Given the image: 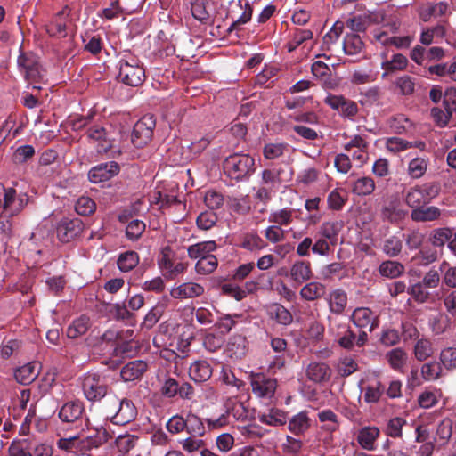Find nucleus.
Listing matches in <instances>:
<instances>
[{
    "mask_svg": "<svg viewBox=\"0 0 456 456\" xmlns=\"http://www.w3.org/2000/svg\"><path fill=\"white\" fill-rule=\"evenodd\" d=\"M324 102L333 110L341 111L343 114H356L358 112L357 104L342 95L330 94Z\"/></svg>",
    "mask_w": 456,
    "mask_h": 456,
    "instance_id": "17",
    "label": "nucleus"
},
{
    "mask_svg": "<svg viewBox=\"0 0 456 456\" xmlns=\"http://www.w3.org/2000/svg\"><path fill=\"white\" fill-rule=\"evenodd\" d=\"M293 211L289 208H282L277 211H274L269 216V222L274 223L279 226H287L291 224L293 220L292 216Z\"/></svg>",
    "mask_w": 456,
    "mask_h": 456,
    "instance_id": "58",
    "label": "nucleus"
},
{
    "mask_svg": "<svg viewBox=\"0 0 456 456\" xmlns=\"http://www.w3.org/2000/svg\"><path fill=\"white\" fill-rule=\"evenodd\" d=\"M226 354L230 358L241 359L247 352V338L242 335H233L226 345Z\"/></svg>",
    "mask_w": 456,
    "mask_h": 456,
    "instance_id": "21",
    "label": "nucleus"
},
{
    "mask_svg": "<svg viewBox=\"0 0 456 456\" xmlns=\"http://www.w3.org/2000/svg\"><path fill=\"white\" fill-rule=\"evenodd\" d=\"M25 80L33 89H41L38 86L39 83H45L46 71L42 68L41 64H37L31 71H28L24 76Z\"/></svg>",
    "mask_w": 456,
    "mask_h": 456,
    "instance_id": "45",
    "label": "nucleus"
},
{
    "mask_svg": "<svg viewBox=\"0 0 456 456\" xmlns=\"http://www.w3.org/2000/svg\"><path fill=\"white\" fill-rule=\"evenodd\" d=\"M347 296L343 290L338 289L331 293L329 305L332 313L340 314L345 310Z\"/></svg>",
    "mask_w": 456,
    "mask_h": 456,
    "instance_id": "51",
    "label": "nucleus"
},
{
    "mask_svg": "<svg viewBox=\"0 0 456 456\" xmlns=\"http://www.w3.org/2000/svg\"><path fill=\"white\" fill-rule=\"evenodd\" d=\"M413 352L415 358L418 361L423 362L427 360L433 354V346L431 341L424 338L418 339L414 346Z\"/></svg>",
    "mask_w": 456,
    "mask_h": 456,
    "instance_id": "47",
    "label": "nucleus"
},
{
    "mask_svg": "<svg viewBox=\"0 0 456 456\" xmlns=\"http://www.w3.org/2000/svg\"><path fill=\"white\" fill-rule=\"evenodd\" d=\"M440 192V184L436 182L425 183L410 187L403 192L405 204L414 210L428 205Z\"/></svg>",
    "mask_w": 456,
    "mask_h": 456,
    "instance_id": "2",
    "label": "nucleus"
},
{
    "mask_svg": "<svg viewBox=\"0 0 456 456\" xmlns=\"http://www.w3.org/2000/svg\"><path fill=\"white\" fill-rule=\"evenodd\" d=\"M313 32L309 29L296 28L291 39L287 43L288 52L295 51L299 45L313 38Z\"/></svg>",
    "mask_w": 456,
    "mask_h": 456,
    "instance_id": "46",
    "label": "nucleus"
},
{
    "mask_svg": "<svg viewBox=\"0 0 456 456\" xmlns=\"http://www.w3.org/2000/svg\"><path fill=\"white\" fill-rule=\"evenodd\" d=\"M291 279L297 283H303L313 276L312 267L309 261H296L290 268Z\"/></svg>",
    "mask_w": 456,
    "mask_h": 456,
    "instance_id": "25",
    "label": "nucleus"
},
{
    "mask_svg": "<svg viewBox=\"0 0 456 456\" xmlns=\"http://www.w3.org/2000/svg\"><path fill=\"white\" fill-rule=\"evenodd\" d=\"M203 293V286L195 282H184L170 291L172 297L176 299L192 298L200 297Z\"/></svg>",
    "mask_w": 456,
    "mask_h": 456,
    "instance_id": "19",
    "label": "nucleus"
},
{
    "mask_svg": "<svg viewBox=\"0 0 456 456\" xmlns=\"http://www.w3.org/2000/svg\"><path fill=\"white\" fill-rule=\"evenodd\" d=\"M96 209L95 202L89 197H80L75 205L76 212L80 216H90L94 213Z\"/></svg>",
    "mask_w": 456,
    "mask_h": 456,
    "instance_id": "61",
    "label": "nucleus"
},
{
    "mask_svg": "<svg viewBox=\"0 0 456 456\" xmlns=\"http://www.w3.org/2000/svg\"><path fill=\"white\" fill-rule=\"evenodd\" d=\"M148 369L146 362L135 360L126 363L121 370L120 375L124 381H134L142 377Z\"/></svg>",
    "mask_w": 456,
    "mask_h": 456,
    "instance_id": "20",
    "label": "nucleus"
},
{
    "mask_svg": "<svg viewBox=\"0 0 456 456\" xmlns=\"http://www.w3.org/2000/svg\"><path fill=\"white\" fill-rule=\"evenodd\" d=\"M240 317V314H222L216 321L215 327L220 330L221 335L224 337L232 330L236 325L237 320Z\"/></svg>",
    "mask_w": 456,
    "mask_h": 456,
    "instance_id": "44",
    "label": "nucleus"
},
{
    "mask_svg": "<svg viewBox=\"0 0 456 456\" xmlns=\"http://www.w3.org/2000/svg\"><path fill=\"white\" fill-rule=\"evenodd\" d=\"M338 344L345 349H353L354 346H363L368 341L366 330H361L358 335L346 324L338 326L335 333Z\"/></svg>",
    "mask_w": 456,
    "mask_h": 456,
    "instance_id": "9",
    "label": "nucleus"
},
{
    "mask_svg": "<svg viewBox=\"0 0 456 456\" xmlns=\"http://www.w3.org/2000/svg\"><path fill=\"white\" fill-rule=\"evenodd\" d=\"M268 314L279 324L289 325L293 321L291 313L281 304H273L268 308Z\"/></svg>",
    "mask_w": 456,
    "mask_h": 456,
    "instance_id": "35",
    "label": "nucleus"
},
{
    "mask_svg": "<svg viewBox=\"0 0 456 456\" xmlns=\"http://www.w3.org/2000/svg\"><path fill=\"white\" fill-rule=\"evenodd\" d=\"M364 47L361 37L355 33L346 34L343 40V50L347 55L360 53Z\"/></svg>",
    "mask_w": 456,
    "mask_h": 456,
    "instance_id": "33",
    "label": "nucleus"
},
{
    "mask_svg": "<svg viewBox=\"0 0 456 456\" xmlns=\"http://www.w3.org/2000/svg\"><path fill=\"white\" fill-rule=\"evenodd\" d=\"M403 240L400 233L389 236L384 240L382 251L389 257L399 256L403 249Z\"/></svg>",
    "mask_w": 456,
    "mask_h": 456,
    "instance_id": "31",
    "label": "nucleus"
},
{
    "mask_svg": "<svg viewBox=\"0 0 456 456\" xmlns=\"http://www.w3.org/2000/svg\"><path fill=\"white\" fill-rule=\"evenodd\" d=\"M119 171V165L116 161L101 163L89 170L88 179L94 183L107 182L117 175Z\"/></svg>",
    "mask_w": 456,
    "mask_h": 456,
    "instance_id": "13",
    "label": "nucleus"
},
{
    "mask_svg": "<svg viewBox=\"0 0 456 456\" xmlns=\"http://www.w3.org/2000/svg\"><path fill=\"white\" fill-rule=\"evenodd\" d=\"M310 427V419L305 411L294 415L289 422V430L296 436L305 432Z\"/></svg>",
    "mask_w": 456,
    "mask_h": 456,
    "instance_id": "32",
    "label": "nucleus"
},
{
    "mask_svg": "<svg viewBox=\"0 0 456 456\" xmlns=\"http://www.w3.org/2000/svg\"><path fill=\"white\" fill-rule=\"evenodd\" d=\"M118 79L126 86H139L145 80V70L138 60L130 58L119 61Z\"/></svg>",
    "mask_w": 456,
    "mask_h": 456,
    "instance_id": "4",
    "label": "nucleus"
},
{
    "mask_svg": "<svg viewBox=\"0 0 456 456\" xmlns=\"http://www.w3.org/2000/svg\"><path fill=\"white\" fill-rule=\"evenodd\" d=\"M82 388L85 396L89 401H99L108 394V385L105 378L95 372L85 375Z\"/></svg>",
    "mask_w": 456,
    "mask_h": 456,
    "instance_id": "8",
    "label": "nucleus"
},
{
    "mask_svg": "<svg viewBox=\"0 0 456 456\" xmlns=\"http://www.w3.org/2000/svg\"><path fill=\"white\" fill-rule=\"evenodd\" d=\"M306 377L314 383L328 381L331 376V369L325 362H311L305 370Z\"/></svg>",
    "mask_w": 456,
    "mask_h": 456,
    "instance_id": "18",
    "label": "nucleus"
},
{
    "mask_svg": "<svg viewBox=\"0 0 456 456\" xmlns=\"http://www.w3.org/2000/svg\"><path fill=\"white\" fill-rule=\"evenodd\" d=\"M428 158H414L409 162L408 174L414 179L420 178L428 169Z\"/></svg>",
    "mask_w": 456,
    "mask_h": 456,
    "instance_id": "50",
    "label": "nucleus"
},
{
    "mask_svg": "<svg viewBox=\"0 0 456 456\" xmlns=\"http://www.w3.org/2000/svg\"><path fill=\"white\" fill-rule=\"evenodd\" d=\"M443 366L441 362L432 361L424 363L421 366V376L426 381H434L438 379L443 374Z\"/></svg>",
    "mask_w": 456,
    "mask_h": 456,
    "instance_id": "43",
    "label": "nucleus"
},
{
    "mask_svg": "<svg viewBox=\"0 0 456 456\" xmlns=\"http://www.w3.org/2000/svg\"><path fill=\"white\" fill-rule=\"evenodd\" d=\"M343 226L344 224L341 221L324 222L320 226L318 234L329 240L331 245H335L338 241V235Z\"/></svg>",
    "mask_w": 456,
    "mask_h": 456,
    "instance_id": "28",
    "label": "nucleus"
},
{
    "mask_svg": "<svg viewBox=\"0 0 456 456\" xmlns=\"http://www.w3.org/2000/svg\"><path fill=\"white\" fill-rule=\"evenodd\" d=\"M218 265V260L214 255L206 257H200L195 265L197 273L207 275L212 273Z\"/></svg>",
    "mask_w": 456,
    "mask_h": 456,
    "instance_id": "49",
    "label": "nucleus"
},
{
    "mask_svg": "<svg viewBox=\"0 0 456 456\" xmlns=\"http://www.w3.org/2000/svg\"><path fill=\"white\" fill-rule=\"evenodd\" d=\"M389 366L396 371H403L408 360L407 353L401 347L394 348L388 351L385 355Z\"/></svg>",
    "mask_w": 456,
    "mask_h": 456,
    "instance_id": "29",
    "label": "nucleus"
},
{
    "mask_svg": "<svg viewBox=\"0 0 456 456\" xmlns=\"http://www.w3.org/2000/svg\"><path fill=\"white\" fill-rule=\"evenodd\" d=\"M212 367L205 360L196 361L189 368V375L195 382H205L212 376Z\"/></svg>",
    "mask_w": 456,
    "mask_h": 456,
    "instance_id": "23",
    "label": "nucleus"
},
{
    "mask_svg": "<svg viewBox=\"0 0 456 456\" xmlns=\"http://www.w3.org/2000/svg\"><path fill=\"white\" fill-rule=\"evenodd\" d=\"M89 329V318L82 315L74 320L67 329V336L69 338H77L84 335Z\"/></svg>",
    "mask_w": 456,
    "mask_h": 456,
    "instance_id": "39",
    "label": "nucleus"
},
{
    "mask_svg": "<svg viewBox=\"0 0 456 456\" xmlns=\"http://www.w3.org/2000/svg\"><path fill=\"white\" fill-rule=\"evenodd\" d=\"M379 272L381 276L393 279L404 272V266L397 261L387 260L379 265Z\"/></svg>",
    "mask_w": 456,
    "mask_h": 456,
    "instance_id": "37",
    "label": "nucleus"
},
{
    "mask_svg": "<svg viewBox=\"0 0 456 456\" xmlns=\"http://www.w3.org/2000/svg\"><path fill=\"white\" fill-rule=\"evenodd\" d=\"M146 229V224L142 220H131L126 227V237L131 241L138 240Z\"/></svg>",
    "mask_w": 456,
    "mask_h": 456,
    "instance_id": "53",
    "label": "nucleus"
},
{
    "mask_svg": "<svg viewBox=\"0 0 456 456\" xmlns=\"http://www.w3.org/2000/svg\"><path fill=\"white\" fill-rule=\"evenodd\" d=\"M112 410L108 411V417H111L115 424L125 425L134 420L137 415V410L134 403L125 398L118 400L113 396L110 399Z\"/></svg>",
    "mask_w": 456,
    "mask_h": 456,
    "instance_id": "7",
    "label": "nucleus"
},
{
    "mask_svg": "<svg viewBox=\"0 0 456 456\" xmlns=\"http://www.w3.org/2000/svg\"><path fill=\"white\" fill-rule=\"evenodd\" d=\"M185 430L190 436L202 437L206 433V428L200 418L193 413L187 414L185 418Z\"/></svg>",
    "mask_w": 456,
    "mask_h": 456,
    "instance_id": "34",
    "label": "nucleus"
},
{
    "mask_svg": "<svg viewBox=\"0 0 456 456\" xmlns=\"http://www.w3.org/2000/svg\"><path fill=\"white\" fill-rule=\"evenodd\" d=\"M24 208L22 199L16 198V191L13 188H6L0 183V209L10 213V216L17 215Z\"/></svg>",
    "mask_w": 456,
    "mask_h": 456,
    "instance_id": "12",
    "label": "nucleus"
},
{
    "mask_svg": "<svg viewBox=\"0 0 456 456\" xmlns=\"http://www.w3.org/2000/svg\"><path fill=\"white\" fill-rule=\"evenodd\" d=\"M138 439L137 436L126 433L119 435L116 438L115 444L120 452L127 453L136 445Z\"/></svg>",
    "mask_w": 456,
    "mask_h": 456,
    "instance_id": "54",
    "label": "nucleus"
},
{
    "mask_svg": "<svg viewBox=\"0 0 456 456\" xmlns=\"http://www.w3.org/2000/svg\"><path fill=\"white\" fill-rule=\"evenodd\" d=\"M375 188L374 180L370 176H363L354 183L352 191L358 196H368L374 191Z\"/></svg>",
    "mask_w": 456,
    "mask_h": 456,
    "instance_id": "42",
    "label": "nucleus"
},
{
    "mask_svg": "<svg viewBox=\"0 0 456 456\" xmlns=\"http://www.w3.org/2000/svg\"><path fill=\"white\" fill-rule=\"evenodd\" d=\"M84 411L83 404L78 401L65 403L59 411V431H73L81 429V416Z\"/></svg>",
    "mask_w": 456,
    "mask_h": 456,
    "instance_id": "3",
    "label": "nucleus"
},
{
    "mask_svg": "<svg viewBox=\"0 0 456 456\" xmlns=\"http://www.w3.org/2000/svg\"><path fill=\"white\" fill-rule=\"evenodd\" d=\"M18 67L20 71L24 76L28 71H31L37 64H39V59L33 53H22L18 57L17 60Z\"/></svg>",
    "mask_w": 456,
    "mask_h": 456,
    "instance_id": "60",
    "label": "nucleus"
},
{
    "mask_svg": "<svg viewBox=\"0 0 456 456\" xmlns=\"http://www.w3.org/2000/svg\"><path fill=\"white\" fill-rule=\"evenodd\" d=\"M155 125L156 121L153 119V116H142V118L134 126L132 133L133 142L137 147H141L142 144L147 143L152 136Z\"/></svg>",
    "mask_w": 456,
    "mask_h": 456,
    "instance_id": "10",
    "label": "nucleus"
},
{
    "mask_svg": "<svg viewBox=\"0 0 456 456\" xmlns=\"http://www.w3.org/2000/svg\"><path fill=\"white\" fill-rule=\"evenodd\" d=\"M224 174L235 182L248 180L256 171L255 159L246 153H233L223 162Z\"/></svg>",
    "mask_w": 456,
    "mask_h": 456,
    "instance_id": "1",
    "label": "nucleus"
},
{
    "mask_svg": "<svg viewBox=\"0 0 456 456\" xmlns=\"http://www.w3.org/2000/svg\"><path fill=\"white\" fill-rule=\"evenodd\" d=\"M260 421L271 426H281L287 422V415L281 410L272 409L268 414L260 416Z\"/></svg>",
    "mask_w": 456,
    "mask_h": 456,
    "instance_id": "59",
    "label": "nucleus"
},
{
    "mask_svg": "<svg viewBox=\"0 0 456 456\" xmlns=\"http://www.w3.org/2000/svg\"><path fill=\"white\" fill-rule=\"evenodd\" d=\"M216 222L217 216L214 211L211 210L201 212L196 219L197 226L201 230L211 229Z\"/></svg>",
    "mask_w": 456,
    "mask_h": 456,
    "instance_id": "63",
    "label": "nucleus"
},
{
    "mask_svg": "<svg viewBox=\"0 0 456 456\" xmlns=\"http://www.w3.org/2000/svg\"><path fill=\"white\" fill-rule=\"evenodd\" d=\"M402 236L410 250L419 248L425 240V234L417 229L410 231L407 234H402Z\"/></svg>",
    "mask_w": 456,
    "mask_h": 456,
    "instance_id": "62",
    "label": "nucleus"
},
{
    "mask_svg": "<svg viewBox=\"0 0 456 456\" xmlns=\"http://www.w3.org/2000/svg\"><path fill=\"white\" fill-rule=\"evenodd\" d=\"M240 247L249 251H255L264 248L265 243L256 232H251L243 236Z\"/></svg>",
    "mask_w": 456,
    "mask_h": 456,
    "instance_id": "56",
    "label": "nucleus"
},
{
    "mask_svg": "<svg viewBox=\"0 0 456 456\" xmlns=\"http://www.w3.org/2000/svg\"><path fill=\"white\" fill-rule=\"evenodd\" d=\"M225 415H232L236 420L246 421L248 417V410L243 402L237 397H229L224 402Z\"/></svg>",
    "mask_w": 456,
    "mask_h": 456,
    "instance_id": "24",
    "label": "nucleus"
},
{
    "mask_svg": "<svg viewBox=\"0 0 456 456\" xmlns=\"http://www.w3.org/2000/svg\"><path fill=\"white\" fill-rule=\"evenodd\" d=\"M351 320L362 330L367 329L372 332L379 326L378 316L368 307L356 308L351 315Z\"/></svg>",
    "mask_w": 456,
    "mask_h": 456,
    "instance_id": "14",
    "label": "nucleus"
},
{
    "mask_svg": "<svg viewBox=\"0 0 456 456\" xmlns=\"http://www.w3.org/2000/svg\"><path fill=\"white\" fill-rule=\"evenodd\" d=\"M405 215V211L398 208V206L394 202H390L387 205H385L381 209L382 218L392 224L402 221Z\"/></svg>",
    "mask_w": 456,
    "mask_h": 456,
    "instance_id": "38",
    "label": "nucleus"
},
{
    "mask_svg": "<svg viewBox=\"0 0 456 456\" xmlns=\"http://www.w3.org/2000/svg\"><path fill=\"white\" fill-rule=\"evenodd\" d=\"M253 393L258 397L271 398L276 390L277 381L263 373H253L250 376Z\"/></svg>",
    "mask_w": 456,
    "mask_h": 456,
    "instance_id": "11",
    "label": "nucleus"
},
{
    "mask_svg": "<svg viewBox=\"0 0 456 456\" xmlns=\"http://www.w3.org/2000/svg\"><path fill=\"white\" fill-rule=\"evenodd\" d=\"M440 270L444 272L442 283L449 288L456 289V267L449 266L447 262H443Z\"/></svg>",
    "mask_w": 456,
    "mask_h": 456,
    "instance_id": "64",
    "label": "nucleus"
},
{
    "mask_svg": "<svg viewBox=\"0 0 456 456\" xmlns=\"http://www.w3.org/2000/svg\"><path fill=\"white\" fill-rule=\"evenodd\" d=\"M326 293V287L321 282L312 281L305 284L300 290L302 298L314 301L322 297Z\"/></svg>",
    "mask_w": 456,
    "mask_h": 456,
    "instance_id": "30",
    "label": "nucleus"
},
{
    "mask_svg": "<svg viewBox=\"0 0 456 456\" xmlns=\"http://www.w3.org/2000/svg\"><path fill=\"white\" fill-rule=\"evenodd\" d=\"M444 210L436 206L424 205L411 211V219L416 223L436 222L443 218Z\"/></svg>",
    "mask_w": 456,
    "mask_h": 456,
    "instance_id": "16",
    "label": "nucleus"
},
{
    "mask_svg": "<svg viewBox=\"0 0 456 456\" xmlns=\"http://www.w3.org/2000/svg\"><path fill=\"white\" fill-rule=\"evenodd\" d=\"M387 123L391 132L395 134L407 133L413 126V122L407 116H392Z\"/></svg>",
    "mask_w": 456,
    "mask_h": 456,
    "instance_id": "40",
    "label": "nucleus"
},
{
    "mask_svg": "<svg viewBox=\"0 0 456 456\" xmlns=\"http://www.w3.org/2000/svg\"><path fill=\"white\" fill-rule=\"evenodd\" d=\"M38 374L39 363L32 362L19 367L14 372V377L19 383L28 385L37 379Z\"/></svg>",
    "mask_w": 456,
    "mask_h": 456,
    "instance_id": "22",
    "label": "nucleus"
},
{
    "mask_svg": "<svg viewBox=\"0 0 456 456\" xmlns=\"http://www.w3.org/2000/svg\"><path fill=\"white\" fill-rule=\"evenodd\" d=\"M439 361L446 370H456V347L448 346L442 349L439 354Z\"/></svg>",
    "mask_w": 456,
    "mask_h": 456,
    "instance_id": "48",
    "label": "nucleus"
},
{
    "mask_svg": "<svg viewBox=\"0 0 456 456\" xmlns=\"http://www.w3.org/2000/svg\"><path fill=\"white\" fill-rule=\"evenodd\" d=\"M379 436V429L376 427H364L357 435V442L362 448L369 451L375 449V441Z\"/></svg>",
    "mask_w": 456,
    "mask_h": 456,
    "instance_id": "26",
    "label": "nucleus"
},
{
    "mask_svg": "<svg viewBox=\"0 0 456 456\" xmlns=\"http://www.w3.org/2000/svg\"><path fill=\"white\" fill-rule=\"evenodd\" d=\"M287 148L285 142H269L265 144L263 148V156L268 160H273L284 154Z\"/></svg>",
    "mask_w": 456,
    "mask_h": 456,
    "instance_id": "55",
    "label": "nucleus"
},
{
    "mask_svg": "<svg viewBox=\"0 0 456 456\" xmlns=\"http://www.w3.org/2000/svg\"><path fill=\"white\" fill-rule=\"evenodd\" d=\"M139 263V256L135 251H126L119 255L117 265L121 272L133 270Z\"/></svg>",
    "mask_w": 456,
    "mask_h": 456,
    "instance_id": "41",
    "label": "nucleus"
},
{
    "mask_svg": "<svg viewBox=\"0 0 456 456\" xmlns=\"http://www.w3.org/2000/svg\"><path fill=\"white\" fill-rule=\"evenodd\" d=\"M80 429L59 431V456H74L78 452L89 451V444L79 436Z\"/></svg>",
    "mask_w": 456,
    "mask_h": 456,
    "instance_id": "5",
    "label": "nucleus"
},
{
    "mask_svg": "<svg viewBox=\"0 0 456 456\" xmlns=\"http://www.w3.org/2000/svg\"><path fill=\"white\" fill-rule=\"evenodd\" d=\"M83 230V223L78 218H63L59 223V241L68 243L78 236Z\"/></svg>",
    "mask_w": 456,
    "mask_h": 456,
    "instance_id": "15",
    "label": "nucleus"
},
{
    "mask_svg": "<svg viewBox=\"0 0 456 456\" xmlns=\"http://www.w3.org/2000/svg\"><path fill=\"white\" fill-rule=\"evenodd\" d=\"M386 388L380 382L377 381L375 384L368 385L364 388V400L368 403H377L383 395Z\"/></svg>",
    "mask_w": 456,
    "mask_h": 456,
    "instance_id": "52",
    "label": "nucleus"
},
{
    "mask_svg": "<svg viewBox=\"0 0 456 456\" xmlns=\"http://www.w3.org/2000/svg\"><path fill=\"white\" fill-rule=\"evenodd\" d=\"M87 133L90 138L99 141L101 145V148L98 149L99 152H107L111 147L110 142L105 139L106 132L103 127L95 126L90 127Z\"/></svg>",
    "mask_w": 456,
    "mask_h": 456,
    "instance_id": "57",
    "label": "nucleus"
},
{
    "mask_svg": "<svg viewBox=\"0 0 456 456\" xmlns=\"http://www.w3.org/2000/svg\"><path fill=\"white\" fill-rule=\"evenodd\" d=\"M216 249V243L214 240L201 241L191 245L187 248L188 256L191 259L206 257Z\"/></svg>",
    "mask_w": 456,
    "mask_h": 456,
    "instance_id": "27",
    "label": "nucleus"
},
{
    "mask_svg": "<svg viewBox=\"0 0 456 456\" xmlns=\"http://www.w3.org/2000/svg\"><path fill=\"white\" fill-rule=\"evenodd\" d=\"M448 8L449 5L446 2L428 4L422 7L420 17L424 21H428L431 17H440L444 15L447 12Z\"/></svg>",
    "mask_w": 456,
    "mask_h": 456,
    "instance_id": "36",
    "label": "nucleus"
},
{
    "mask_svg": "<svg viewBox=\"0 0 456 456\" xmlns=\"http://www.w3.org/2000/svg\"><path fill=\"white\" fill-rule=\"evenodd\" d=\"M281 169L265 168L260 173L259 187L255 194V199L264 204L272 199L274 187L281 183Z\"/></svg>",
    "mask_w": 456,
    "mask_h": 456,
    "instance_id": "6",
    "label": "nucleus"
}]
</instances>
